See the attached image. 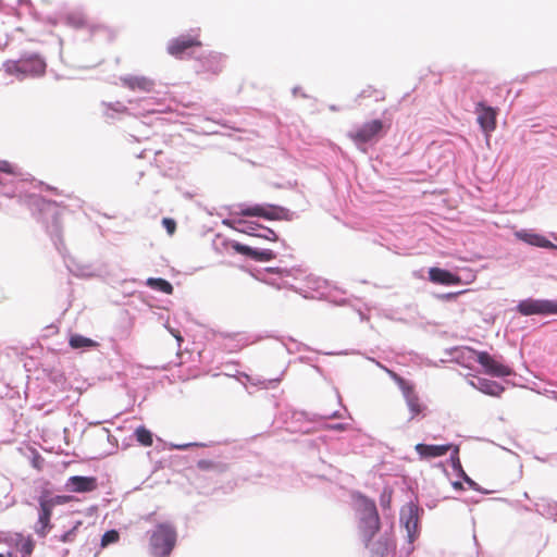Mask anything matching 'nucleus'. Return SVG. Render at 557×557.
Segmentation results:
<instances>
[{"mask_svg": "<svg viewBox=\"0 0 557 557\" xmlns=\"http://www.w3.org/2000/svg\"><path fill=\"white\" fill-rule=\"evenodd\" d=\"M355 507L358 516V530L362 542L369 548L372 557H383L388 550V540L380 536L372 541L380 530V518L374 502L358 495L355 498Z\"/></svg>", "mask_w": 557, "mask_h": 557, "instance_id": "obj_1", "label": "nucleus"}, {"mask_svg": "<svg viewBox=\"0 0 557 557\" xmlns=\"http://www.w3.org/2000/svg\"><path fill=\"white\" fill-rule=\"evenodd\" d=\"M457 360L467 368H472L474 363H480L484 371L493 376H508L512 374V370L495 359L485 351H476L470 347H460L456 349Z\"/></svg>", "mask_w": 557, "mask_h": 557, "instance_id": "obj_2", "label": "nucleus"}, {"mask_svg": "<svg viewBox=\"0 0 557 557\" xmlns=\"http://www.w3.org/2000/svg\"><path fill=\"white\" fill-rule=\"evenodd\" d=\"M306 278L308 286L319 290L325 281L313 277L306 274V271L301 268L282 269V268H269L264 274V282L273 285L277 288L288 287L295 288V283Z\"/></svg>", "mask_w": 557, "mask_h": 557, "instance_id": "obj_3", "label": "nucleus"}, {"mask_svg": "<svg viewBox=\"0 0 557 557\" xmlns=\"http://www.w3.org/2000/svg\"><path fill=\"white\" fill-rule=\"evenodd\" d=\"M177 533L172 523L162 522L149 532L151 557H168L176 544Z\"/></svg>", "mask_w": 557, "mask_h": 557, "instance_id": "obj_4", "label": "nucleus"}, {"mask_svg": "<svg viewBox=\"0 0 557 557\" xmlns=\"http://www.w3.org/2000/svg\"><path fill=\"white\" fill-rule=\"evenodd\" d=\"M7 74L14 75L18 79L29 76H38L45 73L46 62L37 54L24 55L18 60H9L3 63Z\"/></svg>", "mask_w": 557, "mask_h": 557, "instance_id": "obj_5", "label": "nucleus"}, {"mask_svg": "<svg viewBox=\"0 0 557 557\" xmlns=\"http://www.w3.org/2000/svg\"><path fill=\"white\" fill-rule=\"evenodd\" d=\"M370 360L374 362L377 367L385 370L389 376L398 384L399 388L403 392L404 398L406 400V404L409 408V411L411 413V419H413L416 416L422 413L425 409V406L420 401L419 396L413 391V387L405 381L403 377H400L398 374L393 372L392 370L385 368L383 364H381L379 361H375L374 359Z\"/></svg>", "mask_w": 557, "mask_h": 557, "instance_id": "obj_6", "label": "nucleus"}, {"mask_svg": "<svg viewBox=\"0 0 557 557\" xmlns=\"http://www.w3.org/2000/svg\"><path fill=\"white\" fill-rule=\"evenodd\" d=\"M238 214L247 216H261L267 220H286L290 221L294 213L288 209L274 205H255L249 207H239Z\"/></svg>", "mask_w": 557, "mask_h": 557, "instance_id": "obj_7", "label": "nucleus"}, {"mask_svg": "<svg viewBox=\"0 0 557 557\" xmlns=\"http://www.w3.org/2000/svg\"><path fill=\"white\" fill-rule=\"evenodd\" d=\"M400 524L407 532L408 553L413 552V542L419 537V508L413 503L406 504L400 510Z\"/></svg>", "mask_w": 557, "mask_h": 557, "instance_id": "obj_8", "label": "nucleus"}, {"mask_svg": "<svg viewBox=\"0 0 557 557\" xmlns=\"http://www.w3.org/2000/svg\"><path fill=\"white\" fill-rule=\"evenodd\" d=\"M400 524L407 532L408 553L413 552V542L419 537V508L413 503L406 504L400 510Z\"/></svg>", "mask_w": 557, "mask_h": 557, "instance_id": "obj_9", "label": "nucleus"}, {"mask_svg": "<svg viewBox=\"0 0 557 557\" xmlns=\"http://www.w3.org/2000/svg\"><path fill=\"white\" fill-rule=\"evenodd\" d=\"M517 310L522 315L557 314V300L528 298L518 304Z\"/></svg>", "mask_w": 557, "mask_h": 557, "instance_id": "obj_10", "label": "nucleus"}, {"mask_svg": "<svg viewBox=\"0 0 557 557\" xmlns=\"http://www.w3.org/2000/svg\"><path fill=\"white\" fill-rule=\"evenodd\" d=\"M383 124L380 120H374L363 124L349 133V137L359 146L374 139L382 131Z\"/></svg>", "mask_w": 557, "mask_h": 557, "instance_id": "obj_11", "label": "nucleus"}, {"mask_svg": "<svg viewBox=\"0 0 557 557\" xmlns=\"http://www.w3.org/2000/svg\"><path fill=\"white\" fill-rule=\"evenodd\" d=\"M38 520L35 523V532L37 535L45 537L51 530L52 524L50 522L53 508L45 497L38 498Z\"/></svg>", "mask_w": 557, "mask_h": 557, "instance_id": "obj_12", "label": "nucleus"}, {"mask_svg": "<svg viewBox=\"0 0 557 557\" xmlns=\"http://www.w3.org/2000/svg\"><path fill=\"white\" fill-rule=\"evenodd\" d=\"M475 112L480 127L488 136L496 128V111L492 107L479 103Z\"/></svg>", "mask_w": 557, "mask_h": 557, "instance_id": "obj_13", "label": "nucleus"}, {"mask_svg": "<svg viewBox=\"0 0 557 557\" xmlns=\"http://www.w3.org/2000/svg\"><path fill=\"white\" fill-rule=\"evenodd\" d=\"M121 84L133 91L149 92L153 89L154 83L146 76L124 75L120 77Z\"/></svg>", "mask_w": 557, "mask_h": 557, "instance_id": "obj_14", "label": "nucleus"}, {"mask_svg": "<svg viewBox=\"0 0 557 557\" xmlns=\"http://www.w3.org/2000/svg\"><path fill=\"white\" fill-rule=\"evenodd\" d=\"M515 236L518 239H520L531 246L546 248V249H557V245L553 244L550 240H548L543 235L534 233L533 231L520 230L515 233Z\"/></svg>", "mask_w": 557, "mask_h": 557, "instance_id": "obj_15", "label": "nucleus"}, {"mask_svg": "<svg viewBox=\"0 0 557 557\" xmlns=\"http://www.w3.org/2000/svg\"><path fill=\"white\" fill-rule=\"evenodd\" d=\"M232 247L236 252L245 255L256 261H269L275 258V253L270 249L251 248L239 243H233Z\"/></svg>", "mask_w": 557, "mask_h": 557, "instance_id": "obj_16", "label": "nucleus"}, {"mask_svg": "<svg viewBox=\"0 0 557 557\" xmlns=\"http://www.w3.org/2000/svg\"><path fill=\"white\" fill-rule=\"evenodd\" d=\"M456 446L450 444L446 445H426L417 444L414 449L421 459H432L446 455L450 449L454 450Z\"/></svg>", "mask_w": 557, "mask_h": 557, "instance_id": "obj_17", "label": "nucleus"}, {"mask_svg": "<svg viewBox=\"0 0 557 557\" xmlns=\"http://www.w3.org/2000/svg\"><path fill=\"white\" fill-rule=\"evenodd\" d=\"M429 278L432 283L447 286L458 285L461 283L458 275L441 268H431L429 270Z\"/></svg>", "mask_w": 557, "mask_h": 557, "instance_id": "obj_18", "label": "nucleus"}, {"mask_svg": "<svg viewBox=\"0 0 557 557\" xmlns=\"http://www.w3.org/2000/svg\"><path fill=\"white\" fill-rule=\"evenodd\" d=\"M469 383L474 388L491 396H499L504 392V387L500 384L488 379L473 377Z\"/></svg>", "mask_w": 557, "mask_h": 557, "instance_id": "obj_19", "label": "nucleus"}, {"mask_svg": "<svg viewBox=\"0 0 557 557\" xmlns=\"http://www.w3.org/2000/svg\"><path fill=\"white\" fill-rule=\"evenodd\" d=\"M66 488L71 492L84 493L96 488V480L90 476H71L66 481Z\"/></svg>", "mask_w": 557, "mask_h": 557, "instance_id": "obj_20", "label": "nucleus"}, {"mask_svg": "<svg viewBox=\"0 0 557 557\" xmlns=\"http://www.w3.org/2000/svg\"><path fill=\"white\" fill-rule=\"evenodd\" d=\"M199 45V41L189 36H181L169 42L168 51L174 57H181L188 48Z\"/></svg>", "mask_w": 557, "mask_h": 557, "instance_id": "obj_21", "label": "nucleus"}, {"mask_svg": "<svg viewBox=\"0 0 557 557\" xmlns=\"http://www.w3.org/2000/svg\"><path fill=\"white\" fill-rule=\"evenodd\" d=\"M224 224L232 226L233 228L246 233L251 236H257L258 231H260L261 225H258L253 222H247L239 218H232L230 220H225Z\"/></svg>", "mask_w": 557, "mask_h": 557, "instance_id": "obj_22", "label": "nucleus"}, {"mask_svg": "<svg viewBox=\"0 0 557 557\" xmlns=\"http://www.w3.org/2000/svg\"><path fill=\"white\" fill-rule=\"evenodd\" d=\"M69 344L73 349L77 350H89L91 348H96L99 344L86 336L81 334H73L70 336Z\"/></svg>", "mask_w": 557, "mask_h": 557, "instance_id": "obj_23", "label": "nucleus"}, {"mask_svg": "<svg viewBox=\"0 0 557 557\" xmlns=\"http://www.w3.org/2000/svg\"><path fill=\"white\" fill-rule=\"evenodd\" d=\"M458 454H459V448L455 447L454 453H451V456H450L454 469L460 473L461 478L469 485L470 488L478 491L479 490L478 484L471 478H469L466 474V472L462 470Z\"/></svg>", "mask_w": 557, "mask_h": 557, "instance_id": "obj_24", "label": "nucleus"}, {"mask_svg": "<svg viewBox=\"0 0 557 557\" xmlns=\"http://www.w3.org/2000/svg\"><path fill=\"white\" fill-rule=\"evenodd\" d=\"M18 188L12 178L8 180L0 176V194L7 197H15L18 195Z\"/></svg>", "mask_w": 557, "mask_h": 557, "instance_id": "obj_25", "label": "nucleus"}, {"mask_svg": "<svg viewBox=\"0 0 557 557\" xmlns=\"http://www.w3.org/2000/svg\"><path fill=\"white\" fill-rule=\"evenodd\" d=\"M67 268L74 275L79 277H90L95 274L94 269L88 264L73 262L72 264H67Z\"/></svg>", "mask_w": 557, "mask_h": 557, "instance_id": "obj_26", "label": "nucleus"}, {"mask_svg": "<svg viewBox=\"0 0 557 557\" xmlns=\"http://www.w3.org/2000/svg\"><path fill=\"white\" fill-rule=\"evenodd\" d=\"M147 285L152 288L159 289L165 294H172L173 292V286L163 278L150 277L147 280Z\"/></svg>", "mask_w": 557, "mask_h": 557, "instance_id": "obj_27", "label": "nucleus"}, {"mask_svg": "<svg viewBox=\"0 0 557 557\" xmlns=\"http://www.w3.org/2000/svg\"><path fill=\"white\" fill-rule=\"evenodd\" d=\"M135 437L143 446H151L152 445V433L147 430L145 426H138L135 430Z\"/></svg>", "mask_w": 557, "mask_h": 557, "instance_id": "obj_28", "label": "nucleus"}, {"mask_svg": "<svg viewBox=\"0 0 557 557\" xmlns=\"http://www.w3.org/2000/svg\"><path fill=\"white\" fill-rule=\"evenodd\" d=\"M39 497H45L46 500L51 504V507L54 508L55 506L63 505L69 502L67 496L63 495H51L49 492L45 491L41 493Z\"/></svg>", "mask_w": 557, "mask_h": 557, "instance_id": "obj_29", "label": "nucleus"}, {"mask_svg": "<svg viewBox=\"0 0 557 557\" xmlns=\"http://www.w3.org/2000/svg\"><path fill=\"white\" fill-rule=\"evenodd\" d=\"M66 23L73 27H81L85 24V16L82 12H73L66 16Z\"/></svg>", "mask_w": 557, "mask_h": 557, "instance_id": "obj_30", "label": "nucleus"}, {"mask_svg": "<svg viewBox=\"0 0 557 557\" xmlns=\"http://www.w3.org/2000/svg\"><path fill=\"white\" fill-rule=\"evenodd\" d=\"M34 548L33 542L30 540H21L20 543L16 544L14 547L15 553L17 554V550H20L23 556H28L32 554Z\"/></svg>", "mask_w": 557, "mask_h": 557, "instance_id": "obj_31", "label": "nucleus"}, {"mask_svg": "<svg viewBox=\"0 0 557 557\" xmlns=\"http://www.w3.org/2000/svg\"><path fill=\"white\" fill-rule=\"evenodd\" d=\"M0 557H16L14 547L2 540H0Z\"/></svg>", "mask_w": 557, "mask_h": 557, "instance_id": "obj_32", "label": "nucleus"}, {"mask_svg": "<svg viewBox=\"0 0 557 557\" xmlns=\"http://www.w3.org/2000/svg\"><path fill=\"white\" fill-rule=\"evenodd\" d=\"M221 60H222L221 54H219V53L210 54L208 58L207 70L212 71V72H218L220 70L219 64H220Z\"/></svg>", "mask_w": 557, "mask_h": 557, "instance_id": "obj_33", "label": "nucleus"}, {"mask_svg": "<svg viewBox=\"0 0 557 557\" xmlns=\"http://www.w3.org/2000/svg\"><path fill=\"white\" fill-rule=\"evenodd\" d=\"M119 540V533L115 530L107 531L101 539V545L107 546Z\"/></svg>", "mask_w": 557, "mask_h": 557, "instance_id": "obj_34", "label": "nucleus"}, {"mask_svg": "<svg viewBox=\"0 0 557 557\" xmlns=\"http://www.w3.org/2000/svg\"><path fill=\"white\" fill-rule=\"evenodd\" d=\"M257 237L264 238V239L272 240V242L277 240V236H276L275 232L269 227H263V226L260 227V232H258Z\"/></svg>", "mask_w": 557, "mask_h": 557, "instance_id": "obj_35", "label": "nucleus"}, {"mask_svg": "<svg viewBox=\"0 0 557 557\" xmlns=\"http://www.w3.org/2000/svg\"><path fill=\"white\" fill-rule=\"evenodd\" d=\"M76 528L77 527H74L71 530H69L67 532H64L63 534H61L59 536V541H61L63 543L72 542L75 537Z\"/></svg>", "mask_w": 557, "mask_h": 557, "instance_id": "obj_36", "label": "nucleus"}, {"mask_svg": "<svg viewBox=\"0 0 557 557\" xmlns=\"http://www.w3.org/2000/svg\"><path fill=\"white\" fill-rule=\"evenodd\" d=\"M0 174L13 175V166L7 161H0Z\"/></svg>", "mask_w": 557, "mask_h": 557, "instance_id": "obj_37", "label": "nucleus"}, {"mask_svg": "<svg viewBox=\"0 0 557 557\" xmlns=\"http://www.w3.org/2000/svg\"><path fill=\"white\" fill-rule=\"evenodd\" d=\"M162 224L164 225V227L166 228V231H168V233H169L170 235H172V234L174 233V231H175V226H176V224H175L174 220H172V219H168V218H164V219L162 220Z\"/></svg>", "mask_w": 557, "mask_h": 557, "instance_id": "obj_38", "label": "nucleus"}, {"mask_svg": "<svg viewBox=\"0 0 557 557\" xmlns=\"http://www.w3.org/2000/svg\"><path fill=\"white\" fill-rule=\"evenodd\" d=\"M108 109L113 110L119 113L126 112V110H127V108L122 102H119V101L115 103L108 104Z\"/></svg>", "mask_w": 557, "mask_h": 557, "instance_id": "obj_39", "label": "nucleus"}, {"mask_svg": "<svg viewBox=\"0 0 557 557\" xmlns=\"http://www.w3.org/2000/svg\"><path fill=\"white\" fill-rule=\"evenodd\" d=\"M190 446H198L196 443H187V444H172L171 448L178 449V450H185Z\"/></svg>", "mask_w": 557, "mask_h": 557, "instance_id": "obj_40", "label": "nucleus"}, {"mask_svg": "<svg viewBox=\"0 0 557 557\" xmlns=\"http://www.w3.org/2000/svg\"><path fill=\"white\" fill-rule=\"evenodd\" d=\"M170 332L171 334L176 338L177 343H178V346L181 345V343L183 342V337L181 336L180 332L178 331H174V330H171L170 329Z\"/></svg>", "mask_w": 557, "mask_h": 557, "instance_id": "obj_41", "label": "nucleus"}, {"mask_svg": "<svg viewBox=\"0 0 557 557\" xmlns=\"http://www.w3.org/2000/svg\"><path fill=\"white\" fill-rule=\"evenodd\" d=\"M389 500H391V497L385 495V494H383L382 497H381V505L383 507H386V506H388Z\"/></svg>", "mask_w": 557, "mask_h": 557, "instance_id": "obj_42", "label": "nucleus"}, {"mask_svg": "<svg viewBox=\"0 0 557 557\" xmlns=\"http://www.w3.org/2000/svg\"><path fill=\"white\" fill-rule=\"evenodd\" d=\"M332 428L337 431L346 430V425L343 423L334 424Z\"/></svg>", "mask_w": 557, "mask_h": 557, "instance_id": "obj_43", "label": "nucleus"}, {"mask_svg": "<svg viewBox=\"0 0 557 557\" xmlns=\"http://www.w3.org/2000/svg\"><path fill=\"white\" fill-rule=\"evenodd\" d=\"M281 381V379H274V380H269L268 381V384L264 383V387L268 388L271 384H276Z\"/></svg>", "mask_w": 557, "mask_h": 557, "instance_id": "obj_44", "label": "nucleus"}, {"mask_svg": "<svg viewBox=\"0 0 557 557\" xmlns=\"http://www.w3.org/2000/svg\"><path fill=\"white\" fill-rule=\"evenodd\" d=\"M453 486H454L455 488H461V483H460V482H454V483H453Z\"/></svg>", "mask_w": 557, "mask_h": 557, "instance_id": "obj_45", "label": "nucleus"}, {"mask_svg": "<svg viewBox=\"0 0 557 557\" xmlns=\"http://www.w3.org/2000/svg\"><path fill=\"white\" fill-rule=\"evenodd\" d=\"M552 395H553V398H554L555 400H557V392H553V393H552Z\"/></svg>", "mask_w": 557, "mask_h": 557, "instance_id": "obj_46", "label": "nucleus"}, {"mask_svg": "<svg viewBox=\"0 0 557 557\" xmlns=\"http://www.w3.org/2000/svg\"><path fill=\"white\" fill-rule=\"evenodd\" d=\"M48 208H54L52 203H47Z\"/></svg>", "mask_w": 557, "mask_h": 557, "instance_id": "obj_47", "label": "nucleus"}, {"mask_svg": "<svg viewBox=\"0 0 557 557\" xmlns=\"http://www.w3.org/2000/svg\"><path fill=\"white\" fill-rule=\"evenodd\" d=\"M553 237L557 240V235L556 234H553Z\"/></svg>", "mask_w": 557, "mask_h": 557, "instance_id": "obj_48", "label": "nucleus"}]
</instances>
